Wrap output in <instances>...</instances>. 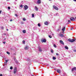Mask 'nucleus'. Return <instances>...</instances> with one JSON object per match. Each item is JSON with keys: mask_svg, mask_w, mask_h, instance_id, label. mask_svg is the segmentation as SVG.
I'll use <instances>...</instances> for the list:
<instances>
[{"mask_svg": "<svg viewBox=\"0 0 76 76\" xmlns=\"http://www.w3.org/2000/svg\"><path fill=\"white\" fill-rule=\"evenodd\" d=\"M1 12H2L1 10V11H0V13H1Z\"/></svg>", "mask_w": 76, "mask_h": 76, "instance_id": "obj_45", "label": "nucleus"}, {"mask_svg": "<svg viewBox=\"0 0 76 76\" xmlns=\"http://www.w3.org/2000/svg\"><path fill=\"white\" fill-rule=\"evenodd\" d=\"M1 29H4L3 27H1Z\"/></svg>", "mask_w": 76, "mask_h": 76, "instance_id": "obj_35", "label": "nucleus"}, {"mask_svg": "<svg viewBox=\"0 0 76 76\" xmlns=\"http://www.w3.org/2000/svg\"><path fill=\"white\" fill-rule=\"evenodd\" d=\"M35 10H36V11H38V8H37V6H35Z\"/></svg>", "mask_w": 76, "mask_h": 76, "instance_id": "obj_12", "label": "nucleus"}, {"mask_svg": "<svg viewBox=\"0 0 76 76\" xmlns=\"http://www.w3.org/2000/svg\"><path fill=\"white\" fill-rule=\"evenodd\" d=\"M38 48L39 51V52H42V49H41V47L39 46H38Z\"/></svg>", "mask_w": 76, "mask_h": 76, "instance_id": "obj_2", "label": "nucleus"}, {"mask_svg": "<svg viewBox=\"0 0 76 76\" xmlns=\"http://www.w3.org/2000/svg\"><path fill=\"white\" fill-rule=\"evenodd\" d=\"M37 27H34V30H37Z\"/></svg>", "mask_w": 76, "mask_h": 76, "instance_id": "obj_21", "label": "nucleus"}, {"mask_svg": "<svg viewBox=\"0 0 76 76\" xmlns=\"http://www.w3.org/2000/svg\"><path fill=\"white\" fill-rule=\"evenodd\" d=\"M8 61H9V60H5V62H6L5 64H6V63H7V62H8Z\"/></svg>", "mask_w": 76, "mask_h": 76, "instance_id": "obj_19", "label": "nucleus"}, {"mask_svg": "<svg viewBox=\"0 0 76 76\" xmlns=\"http://www.w3.org/2000/svg\"><path fill=\"white\" fill-rule=\"evenodd\" d=\"M60 37H64V35H63V34H61L60 35Z\"/></svg>", "mask_w": 76, "mask_h": 76, "instance_id": "obj_20", "label": "nucleus"}, {"mask_svg": "<svg viewBox=\"0 0 76 76\" xmlns=\"http://www.w3.org/2000/svg\"><path fill=\"white\" fill-rule=\"evenodd\" d=\"M75 19H76V17H75Z\"/></svg>", "mask_w": 76, "mask_h": 76, "instance_id": "obj_54", "label": "nucleus"}, {"mask_svg": "<svg viewBox=\"0 0 76 76\" xmlns=\"http://www.w3.org/2000/svg\"><path fill=\"white\" fill-rule=\"evenodd\" d=\"M4 35H6V33H4Z\"/></svg>", "mask_w": 76, "mask_h": 76, "instance_id": "obj_46", "label": "nucleus"}, {"mask_svg": "<svg viewBox=\"0 0 76 76\" xmlns=\"http://www.w3.org/2000/svg\"><path fill=\"white\" fill-rule=\"evenodd\" d=\"M17 72V68L16 67H15L14 69V74H15Z\"/></svg>", "mask_w": 76, "mask_h": 76, "instance_id": "obj_3", "label": "nucleus"}, {"mask_svg": "<svg viewBox=\"0 0 76 76\" xmlns=\"http://www.w3.org/2000/svg\"><path fill=\"white\" fill-rule=\"evenodd\" d=\"M68 21L69 22V23H71V21L70 20H68Z\"/></svg>", "mask_w": 76, "mask_h": 76, "instance_id": "obj_37", "label": "nucleus"}, {"mask_svg": "<svg viewBox=\"0 0 76 76\" xmlns=\"http://www.w3.org/2000/svg\"><path fill=\"white\" fill-rule=\"evenodd\" d=\"M54 70H56V69H55Z\"/></svg>", "mask_w": 76, "mask_h": 76, "instance_id": "obj_56", "label": "nucleus"}, {"mask_svg": "<svg viewBox=\"0 0 76 76\" xmlns=\"http://www.w3.org/2000/svg\"><path fill=\"white\" fill-rule=\"evenodd\" d=\"M7 54H8L9 55H10V53H9V52H7Z\"/></svg>", "mask_w": 76, "mask_h": 76, "instance_id": "obj_28", "label": "nucleus"}, {"mask_svg": "<svg viewBox=\"0 0 76 76\" xmlns=\"http://www.w3.org/2000/svg\"><path fill=\"white\" fill-rule=\"evenodd\" d=\"M4 64L5 65H6L7 64V63H6V62H4Z\"/></svg>", "mask_w": 76, "mask_h": 76, "instance_id": "obj_39", "label": "nucleus"}, {"mask_svg": "<svg viewBox=\"0 0 76 76\" xmlns=\"http://www.w3.org/2000/svg\"><path fill=\"white\" fill-rule=\"evenodd\" d=\"M63 32H64V31H63Z\"/></svg>", "mask_w": 76, "mask_h": 76, "instance_id": "obj_53", "label": "nucleus"}, {"mask_svg": "<svg viewBox=\"0 0 76 76\" xmlns=\"http://www.w3.org/2000/svg\"><path fill=\"white\" fill-rule=\"evenodd\" d=\"M3 44H5L6 43V42H3Z\"/></svg>", "mask_w": 76, "mask_h": 76, "instance_id": "obj_38", "label": "nucleus"}, {"mask_svg": "<svg viewBox=\"0 0 76 76\" xmlns=\"http://www.w3.org/2000/svg\"><path fill=\"white\" fill-rule=\"evenodd\" d=\"M74 40H75V41H76V39H74Z\"/></svg>", "mask_w": 76, "mask_h": 76, "instance_id": "obj_50", "label": "nucleus"}, {"mask_svg": "<svg viewBox=\"0 0 76 76\" xmlns=\"http://www.w3.org/2000/svg\"><path fill=\"white\" fill-rule=\"evenodd\" d=\"M24 10H27V9H28V6H27V5H25V6H24Z\"/></svg>", "mask_w": 76, "mask_h": 76, "instance_id": "obj_4", "label": "nucleus"}, {"mask_svg": "<svg viewBox=\"0 0 76 76\" xmlns=\"http://www.w3.org/2000/svg\"><path fill=\"white\" fill-rule=\"evenodd\" d=\"M25 50H28L29 49V47L28 46H26L25 47Z\"/></svg>", "mask_w": 76, "mask_h": 76, "instance_id": "obj_9", "label": "nucleus"}, {"mask_svg": "<svg viewBox=\"0 0 76 76\" xmlns=\"http://www.w3.org/2000/svg\"><path fill=\"white\" fill-rule=\"evenodd\" d=\"M23 21H25V20H26V19L24 18L23 19Z\"/></svg>", "mask_w": 76, "mask_h": 76, "instance_id": "obj_31", "label": "nucleus"}, {"mask_svg": "<svg viewBox=\"0 0 76 76\" xmlns=\"http://www.w3.org/2000/svg\"><path fill=\"white\" fill-rule=\"evenodd\" d=\"M10 22H12L13 21V20L12 19H11L10 20Z\"/></svg>", "mask_w": 76, "mask_h": 76, "instance_id": "obj_36", "label": "nucleus"}, {"mask_svg": "<svg viewBox=\"0 0 76 76\" xmlns=\"http://www.w3.org/2000/svg\"><path fill=\"white\" fill-rule=\"evenodd\" d=\"M32 17L34 18V14H32Z\"/></svg>", "mask_w": 76, "mask_h": 76, "instance_id": "obj_33", "label": "nucleus"}, {"mask_svg": "<svg viewBox=\"0 0 76 76\" xmlns=\"http://www.w3.org/2000/svg\"><path fill=\"white\" fill-rule=\"evenodd\" d=\"M57 72L58 73H61V71L59 69H58L57 70Z\"/></svg>", "mask_w": 76, "mask_h": 76, "instance_id": "obj_13", "label": "nucleus"}, {"mask_svg": "<svg viewBox=\"0 0 76 76\" xmlns=\"http://www.w3.org/2000/svg\"><path fill=\"white\" fill-rule=\"evenodd\" d=\"M38 26H39V27H40V26H41V25L39 23L38 24Z\"/></svg>", "mask_w": 76, "mask_h": 76, "instance_id": "obj_25", "label": "nucleus"}, {"mask_svg": "<svg viewBox=\"0 0 76 76\" xmlns=\"http://www.w3.org/2000/svg\"><path fill=\"white\" fill-rule=\"evenodd\" d=\"M20 7H21V8H23V5H22V4L21 5H20Z\"/></svg>", "mask_w": 76, "mask_h": 76, "instance_id": "obj_30", "label": "nucleus"}, {"mask_svg": "<svg viewBox=\"0 0 76 76\" xmlns=\"http://www.w3.org/2000/svg\"><path fill=\"white\" fill-rule=\"evenodd\" d=\"M56 54V55H57V56H58V53H57Z\"/></svg>", "mask_w": 76, "mask_h": 76, "instance_id": "obj_47", "label": "nucleus"}, {"mask_svg": "<svg viewBox=\"0 0 76 76\" xmlns=\"http://www.w3.org/2000/svg\"><path fill=\"white\" fill-rule=\"evenodd\" d=\"M50 52L52 53H54V51H53V49H51L50 50Z\"/></svg>", "mask_w": 76, "mask_h": 76, "instance_id": "obj_17", "label": "nucleus"}, {"mask_svg": "<svg viewBox=\"0 0 76 76\" xmlns=\"http://www.w3.org/2000/svg\"><path fill=\"white\" fill-rule=\"evenodd\" d=\"M73 29V28H72L71 29V30H72V29Z\"/></svg>", "mask_w": 76, "mask_h": 76, "instance_id": "obj_44", "label": "nucleus"}, {"mask_svg": "<svg viewBox=\"0 0 76 76\" xmlns=\"http://www.w3.org/2000/svg\"><path fill=\"white\" fill-rule=\"evenodd\" d=\"M68 41H69V42H74L75 41V40L74 39H68Z\"/></svg>", "mask_w": 76, "mask_h": 76, "instance_id": "obj_1", "label": "nucleus"}, {"mask_svg": "<svg viewBox=\"0 0 76 76\" xmlns=\"http://www.w3.org/2000/svg\"><path fill=\"white\" fill-rule=\"evenodd\" d=\"M45 24L46 25H48V22L47 21H46V22H45Z\"/></svg>", "mask_w": 76, "mask_h": 76, "instance_id": "obj_14", "label": "nucleus"}, {"mask_svg": "<svg viewBox=\"0 0 76 76\" xmlns=\"http://www.w3.org/2000/svg\"><path fill=\"white\" fill-rule=\"evenodd\" d=\"M53 60H56V57H55L54 56L53 57Z\"/></svg>", "mask_w": 76, "mask_h": 76, "instance_id": "obj_18", "label": "nucleus"}, {"mask_svg": "<svg viewBox=\"0 0 76 76\" xmlns=\"http://www.w3.org/2000/svg\"><path fill=\"white\" fill-rule=\"evenodd\" d=\"M53 47H55V48H56V47H57V46L56 45V44H54Z\"/></svg>", "mask_w": 76, "mask_h": 76, "instance_id": "obj_22", "label": "nucleus"}, {"mask_svg": "<svg viewBox=\"0 0 76 76\" xmlns=\"http://www.w3.org/2000/svg\"><path fill=\"white\" fill-rule=\"evenodd\" d=\"M37 4H40L41 2V0H38L37 1Z\"/></svg>", "mask_w": 76, "mask_h": 76, "instance_id": "obj_11", "label": "nucleus"}, {"mask_svg": "<svg viewBox=\"0 0 76 76\" xmlns=\"http://www.w3.org/2000/svg\"><path fill=\"white\" fill-rule=\"evenodd\" d=\"M10 69L11 70H12V69H13V67L12 66H11L10 67Z\"/></svg>", "mask_w": 76, "mask_h": 76, "instance_id": "obj_29", "label": "nucleus"}, {"mask_svg": "<svg viewBox=\"0 0 76 76\" xmlns=\"http://www.w3.org/2000/svg\"><path fill=\"white\" fill-rule=\"evenodd\" d=\"M69 23H68V24H69Z\"/></svg>", "mask_w": 76, "mask_h": 76, "instance_id": "obj_55", "label": "nucleus"}, {"mask_svg": "<svg viewBox=\"0 0 76 76\" xmlns=\"http://www.w3.org/2000/svg\"><path fill=\"white\" fill-rule=\"evenodd\" d=\"M57 15H58V13H57L56 14H54V16H56Z\"/></svg>", "mask_w": 76, "mask_h": 76, "instance_id": "obj_26", "label": "nucleus"}, {"mask_svg": "<svg viewBox=\"0 0 76 76\" xmlns=\"http://www.w3.org/2000/svg\"><path fill=\"white\" fill-rule=\"evenodd\" d=\"M13 55L16 56V53H14Z\"/></svg>", "mask_w": 76, "mask_h": 76, "instance_id": "obj_40", "label": "nucleus"}, {"mask_svg": "<svg viewBox=\"0 0 76 76\" xmlns=\"http://www.w3.org/2000/svg\"><path fill=\"white\" fill-rule=\"evenodd\" d=\"M23 44H25V40L23 41Z\"/></svg>", "mask_w": 76, "mask_h": 76, "instance_id": "obj_32", "label": "nucleus"}, {"mask_svg": "<svg viewBox=\"0 0 76 76\" xmlns=\"http://www.w3.org/2000/svg\"><path fill=\"white\" fill-rule=\"evenodd\" d=\"M8 9L9 10H10V7H8Z\"/></svg>", "mask_w": 76, "mask_h": 76, "instance_id": "obj_34", "label": "nucleus"}, {"mask_svg": "<svg viewBox=\"0 0 76 76\" xmlns=\"http://www.w3.org/2000/svg\"><path fill=\"white\" fill-rule=\"evenodd\" d=\"M53 7L54 9H55V10H58V7H56L55 6H53Z\"/></svg>", "mask_w": 76, "mask_h": 76, "instance_id": "obj_5", "label": "nucleus"}, {"mask_svg": "<svg viewBox=\"0 0 76 76\" xmlns=\"http://www.w3.org/2000/svg\"><path fill=\"white\" fill-rule=\"evenodd\" d=\"M75 70L76 71V67H74L72 68V72H74V71H75Z\"/></svg>", "mask_w": 76, "mask_h": 76, "instance_id": "obj_6", "label": "nucleus"}, {"mask_svg": "<svg viewBox=\"0 0 76 76\" xmlns=\"http://www.w3.org/2000/svg\"><path fill=\"white\" fill-rule=\"evenodd\" d=\"M60 42L61 43V44H63V45H64V42H63L62 40H60Z\"/></svg>", "mask_w": 76, "mask_h": 76, "instance_id": "obj_10", "label": "nucleus"}, {"mask_svg": "<svg viewBox=\"0 0 76 76\" xmlns=\"http://www.w3.org/2000/svg\"><path fill=\"white\" fill-rule=\"evenodd\" d=\"M15 60L16 63H18V61H17V60H16V59H15Z\"/></svg>", "mask_w": 76, "mask_h": 76, "instance_id": "obj_24", "label": "nucleus"}, {"mask_svg": "<svg viewBox=\"0 0 76 76\" xmlns=\"http://www.w3.org/2000/svg\"><path fill=\"white\" fill-rule=\"evenodd\" d=\"M66 28V27H64L62 29V31H64V30H65V29Z\"/></svg>", "mask_w": 76, "mask_h": 76, "instance_id": "obj_15", "label": "nucleus"}, {"mask_svg": "<svg viewBox=\"0 0 76 76\" xmlns=\"http://www.w3.org/2000/svg\"><path fill=\"white\" fill-rule=\"evenodd\" d=\"M58 31H59V29H58Z\"/></svg>", "mask_w": 76, "mask_h": 76, "instance_id": "obj_52", "label": "nucleus"}, {"mask_svg": "<svg viewBox=\"0 0 76 76\" xmlns=\"http://www.w3.org/2000/svg\"><path fill=\"white\" fill-rule=\"evenodd\" d=\"M49 38H52V37L51 36V35H49Z\"/></svg>", "mask_w": 76, "mask_h": 76, "instance_id": "obj_27", "label": "nucleus"}, {"mask_svg": "<svg viewBox=\"0 0 76 76\" xmlns=\"http://www.w3.org/2000/svg\"><path fill=\"white\" fill-rule=\"evenodd\" d=\"M74 52H76V50H74Z\"/></svg>", "mask_w": 76, "mask_h": 76, "instance_id": "obj_43", "label": "nucleus"}, {"mask_svg": "<svg viewBox=\"0 0 76 76\" xmlns=\"http://www.w3.org/2000/svg\"><path fill=\"white\" fill-rule=\"evenodd\" d=\"M74 1H76V0H73Z\"/></svg>", "mask_w": 76, "mask_h": 76, "instance_id": "obj_48", "label": "nucleus"}, {"mask_svg": "<svg viewBox=\"0 0 76 76\" xmlns=\"http://www.w3.org/2000/svg\"><path fill=\"white\" fill-rule=\"evenodd\" d=\"M0 76H3V75H2V74H0Z\"/></svg>", "mask_w": 76, "mask_h": 76, "instance_id": "obj_42", "label": "nucleus"}, {"mask_svg": "<svg viewBox=\"0 0 76 76\" xmlns=\"http://www.w3.org/2000/svg\"><path fill=\"white\" fill-rule=\"evenodd\" d=\"M70 19L71 21H74L75 20V18L73 17H71Z\"/></svg>", "mask_w": 76, "mask_h": 76, "instance_id": "obj_7", "label": "nucleus"}, {"mask_svg": "<svg viewBox=\"0 0 76 76\" xmlns=\"http://www.w3.org/2000/svg\"><path fill=\"white\" fill-rule=\"evenodd\" d=\"M52 0H49V1H51Z\"/></svg>", "mask_w": 76, "mask_h": 76, "instance_id": "obj_51", "label": "nucleus"}, {"mask_svg": "<svg viewBox=\"0 0 76 76\" xmlns=\"http://www.w3.org/2000/svg\"><path fill=\"white\" fill-rule=\"evenodd\" d=\"M15 16H17V17L18 16V15L17 14H15Z\"/></svg>", "mask_w": 76, "mask_h": 76, "instance_id": "obj_41", "label": "nucleus"}, {"mask_svg": "<svg viewBox=\"0 0 76 76\" xmlns=\"http://www.w3.org/2000/svg\"><path fill=\"white\" fill-rule=\"evenodd\" d=\"M7 31H9V30L8 29H7Z\"/></svg>", "mask_w": 76, "mask_h": 76, "instance_id": "obj_49", "label": "nucleus"}, {"mask_svg": "<svg viewBox=\"0 0 76 76\" xmlns=\"http://www.w3.org/2000/svg\"><path fill=\"white\" fill-rule=\"evenodd\" d=\"M46 39H43V40H42V42H46Z\"/></svg>", "mask_w": 76, "mask_h": 76, "instance_id": "obj_8", "label": "nucleus"}, {"mask_svg": "<svg viewBox=\"0 0 76 76\" xmlns=\"http://www.w3.org/2000/svg\"><path fill=\"white\" fill-rule=\"evenodd\" d=\"M23 33H26V30H23Z\"/></svg>", "mask_w": 76, "mask_h": 76, "instance_id": "obj_23", "label": "nucleus"}, {"mask_svg": "<svg viewBox=\"0 0 76 76\" xmlns=\"http://www.w3.org/2000/svg\"><path fill=\"white\" fill-rule=\"evenodd\" d=\"M65 48L66 49V50H68V49H69V48L67 46H66L65 47Z\"/></svg>", "mask_w": 76, "mask_h": 76, "instance_id": "obj_16", "label": "nucleus"}]
</instances>
